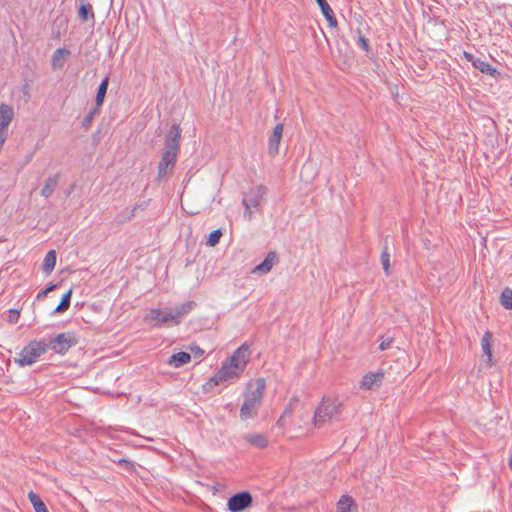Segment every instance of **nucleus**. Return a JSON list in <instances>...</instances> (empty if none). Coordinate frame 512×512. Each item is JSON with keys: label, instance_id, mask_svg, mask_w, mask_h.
I'll return each instance as SVG.
<instances>
[{"label": "nucleus", "instance_id": "72a5a7b5", "mask_svg": "<svg viewBox=\"0 0 512 512\" xmlns=\"http://www.w3.org/2000/svg\"><path fill=\"white\" fill-rule=\"evenodd\" d=\"M93 116H94V112H90L88 115L85 116V118L83 120V126L85 128H88L90 126Z\"/></svg>", "mask_w": 512, "mask_h": 512}, {"label": "nucleus", "instance_id": "412c9836", "mask_svg": "<svg viewBox=\"0 0 512 512\" xmlns=\"http://www.w3.org/2000/svg\"><path fill=\"white\" fill-rule=\"evenodd\" d=\"M56 252L55 250H50L46 253L45 255V258H44V261H43V265H42V270L45 274H50L54 268H55V265H56Z\"/></svg>", "mask_w": 512, "mask_h": 512}, {"label": "nucleus", "instance_id": "4c0bfd02", "mask_svg": "<svg viewBox=\"0 0 512 512\" xmlns=\"http://www.w3.org/2000/svg\"><path fill=\"white\" fill-rule=\"evenodd\" d=\"M118 464H119V465H125V466L131 465L130 461H129V460H126V459H120V460L118 461Z\"/></svg>", "mask_w": 512, "mask_h": 512}, {"label": "nucleus", "instance_id": "cd10ccee", "mask_svg": "<svg viewBox=\"0 0 512 512\" xmlns=\"http://www.w3.org/2000/svg\"><path fill=\"white\" fill-rule=\"evenodd\" d=\"M500 303L505 309H512V289L506 287L500 295Z\"/></svg>", "mask_w": 512, "mask_h": 512}, {"label": "nucleus", "instance_id": "473e14b6", "mask_svg": "<svg viewBox=\"0 0 512 512\" xmlns=\"http://www.w3.org/2000/svg\"><path fill=\"white\" fill-rule=\"evenodd\" d=\"M56 287H57V285L52 284V285L48 286L46 289L39 291L37 294V299L38 300L44 299L48 295V293L53 291Z\"/></svg>", "mask_w": 512, "mask_h": 512}, {"label": "nucleus", "instance_id": "2eb2a0df", "mask_svg": "<svg viewBox=\"0 0 512 512\" xmlns=\"http://www.w3.org/2000/svg\"><path fill=\"white\" fill-rule=\"evenodd\" d=\"M275 260H276V253L269 252L266 255L265 259L260 264L255 266V268L253 269V273H258V274L269 273L274 266Z\"/></svg>", "mask_w": 512, "mask_h": 512}, {"label": "nucleus", "instance_id": "6ab92c4d", "mask_svg": "<svg viewBox=\"0 0 512 512\" xmlns=\"http://www.w3.org/2000/svg\"><path fill=\"white\" fill-rule=\"evenodd\" d=\"M59 182V174L52 175L46 180L40 194L41 196L48 198L52 195Z\"/></svg>", "mask_w": 512, "mask_h": 512}, {"label": "nucleus", "instance_id": "ddd939ff", "mask_svg": "<svg viewBox=\"0 0 512 512\" xmlns=\"http://www.w3.org/2000/svg\"><path fill=\"white\" fill-rule=\"evenodd\" d=\"M14 114V108L11 105L5 103L0 104V130L6 132L14 118Z\"/></svg>", "mask_w": 512, "mask_h": 512}, {"label": "nucleus", "instance_id": "c85d7f7f", "mask_svg": "<svg viewBox=\"0 0 512 512\" xmlns=\"http://www.w3.org/2000/svg\"><path fill=\"white\" fill-rule=\"evenodd\" d=\"M357 40L356 44L359 48H361L363 51H365L366 54L370 53V45L368 39L361 34L360 30H357Z\"/></svg>", "mask_w": 512, "mask_h": 512}, {"label": "nucleus", "instance_id": "9b49d317", "mask_svg": "<svg viewBox=\"0 0 512 512\" xmlns=\"http://www.w3.org/2000/svg\"><path fill=\"white\" fill-rule=\"evenodd\" d=\"M384 378V372H369L365 374L360 382V388L363 390H373L380 387Z\"/></svg>", "mask_w": 512, "mask_h": 512}, {"label": "nucleus", "instance_id": "58836bf2", "mask_svg": "<svg viewBox=\"0 0 512 512\" xmlns=\"http://www.w3.org/2000/svg\"><path fill=\"white\" fill-rule=\"evenodd\" d=\"M510 468L512 469V457H511V460H510Z\"/></svg>", "mask_w": 512, "mask_h": 512}, {"label": "nucleus", "instance_id": "f3484780", "mask_svg": "<svg viewBox=\"0 0 512 512\" xmlns=\"http://www.w3.org/2000/svg\"><path fill=\"white\" fill-rule=\"evenodd\" d=\"M472 65L480 72L490 75L492 77L496 78L499 75V72L482 58L473 59Z\"/></svg>", "mask_w": 512, "mask_h": 512}, {"label": "nucleus", "instance_id": "f704fd0d", "mask_svg": "<svg viewBox=\"0 0 512 512\" xmlns=\"http://www.w3.org/2000/svg\"><path fill=\"white\" fill-rule=\"evenodd\" d=\"M391 343H392V340H391V339H389V338H388V339H385V340H383V341L379 344V349H380V350H382V351H383V350H386V349H388V348L390 347Z\"/></svg>", "mask_w": 512, "mask_h": 512}, {"label": "nucleus", "instance_id": "7ed1b4c3", "mask_svg": "<svg viewBox=\"0 0 512 512\" xmlns=\"http://www.w3.org/2000/svg\"><path fill=\"white\" fill-rule=\"evenodd\" d=\"M265 386V380L263 378H259L255 381L253 389L247 391L244 403L240 409V418L242 420H247L257 415V411L262 402Z\"/></svg>", "mask_w": 512, "mask_h": 512}, {"label": "nucleus", "instance_id": "c9c22d12", "mask_svg": "<svg viewBox=\"0 0 512 512\" xmlns=\"http://www.w3.org/2000/svg\"><path fill=\"white\" fill-rule=\"evenodd\" d=\"M135 210H136V207L132 208L131 210L129 209H125L124 210V213H125V219L127 220H130L132 217H134L135 215Z\"/></svg>", "mask_w": 512, "mask_h": 512}, {"label": "nucleus", "instance_id": "bb28decb", "mask_svg": "<svg viewBox=\"0 0 512 512\" xmlns=\"http://www.w3.org/2000/svg\"><path fill=\"white\" fill-rule=\"evenodd\" d=\"M72 290H68L62 297L59 305L54 309L53 314H60L65 312L70 307Z\"/></svg>", "mask_w": 512, "mask_h": 512}, {"label": "nucleus", "instance_id": "4468645a", "mask_svg": "<svg viewBox=\"0 0 512 512\" xmlns=\"http://www.w3.org/2000/svg\"><path fill=\"white\" fill-rule=\"evenodd\" d=\"M70 55V51L66 48H58L53 52L51 65L53 69H62L67 58Z\"/></svg>", "mask_w": 512, "mask_h": 512}, {"label": "nucleus", "instance_id": "6e6552de", "mask_svg": "<svg viewBox=\"0 0 512 512\" xmlns=\"http://www.w3.org/2000/svg\"><path fill=\"white\" fill-rule=\"evenodd\" d=\"M243 373L242 370H237L233 364L224 362L217 373L210 378L208 384L216 386L221 382L229 381L238 378Z\"/></svg>", "mask_w": 512, "mask_h": 512}, {"label": "nucleus", "instance_id": "0eeeda50", "mask_svg": "<svg viewBox=\"0 0 512 512\" xmlns=\"http://www.w3.org/2000/svg\"><path fill=\"white\" fill-rule=\"evenodd\" d=\"M77 344V338L72 332L58 334L46 341L47 350L51 349L57 354H65L72 346Z\"/></svg>", "mask_w": 512, "mask_h": 512}, {"label": "nucleus", "instance_id": "f8f14e48", "mask_svg": "<svg viewBox=\"0 0 512 512\" xmlns=\"http://www.w3.org/2000/svg\"><path fill=\"white\" fill-rule=\"evenodd\" d=\"M282 134H283V124L279 123L274 127L273 132L269 137L268 153L270 155L275 156L278 154L279 144H280V140L282 138Z\"/></svg>", "mask_w": 512, "mask_h": 512}, {"label": "nucleus", "instance_id": "20e7f679", "mask_svg": "<svg viewBox=\"0 0 512 512\" xmlns=\"http://www.w3.org/2000/svg\"><path fill=\"white\" fill-rule=\"evenodd\" d=\"M342 402L338 398L324 397L314 413V423L321 426L341 413Z\"/></svg>", "mask_w": 512, "mask_h": 512}, {"label": "nucleus", "instance_id": "a878e982", "mask_svg": "<svg viewBox=\"0 0 512 512\" xmlns=\"http://www.w3.org/2000/svg\"><path fill=\"white\" fill-rule=\"evenodd\" d=\"M108 84H109V77L106 76L100 83L98 90H97L96 99H95L97 106H101L103 104L104 98H105V95L107 92Z\"/></svg>", "mask_w": 512, "mask_h": 512}, {"label": "nucleus", "instance_id": "dca6fc26", "mask_svg": "<svg viewBox=\"0 0 512 512\" xmlns=\"http://www.w3.org/2000/svg\"><path fill=\"white\" fill-rule=\"evenodd\" d=\"M317 4L319 5L322 14L326 18L328 24L330 27H336L337 26V19L334 15V12L328 2L326 0H316Z\"/></svg>", "mask_w": 512, "mask_h": 512}, {"label": "nucleus", "instance_id": "1a4fd4ad", "mask_svg": "<svg viewBox=\"0 0 512 512\" xmlns=\"http://www.w3.org/2000/svg\"><path fill=\"white\" fill-rule=\"evenodd\" d=\"M251 357V349L247 344L241 345L235 350L233 355L227 360L228 363L233 364L237 370L244 371Z\"/></svg>", "mask_w": 512, "mask_h": 512}, {"label": "nucleus", "instance_id": "a211bd4d", "mask_svg": "<svg viewBox=\"0 0 512 512\" xmlns=\"http://www.w3.org/2000/svg\"><path fill=\"white\" fill-rule=\"evenodd\" d=\"M191 360V355L187 352H178L170 356V358L167 361V364L174 367L179 368L187 363H189Z\"/></svg>", "mask_w": 512, "mask_h": 512}, {"label": "nucleus", "instance_id": "c756f323", "mask_svg": "<svg viewBox=\"0 0 512 512\" xmlns=\"http://www.w3.org/2000/svg\"><path fill=\"white\" fill-rule=\"evenodd\" d=\"M221 236L222 232L220 229L212 231L207 238L206 244L211 247L215 246L219 243Z\"/></svg>", "mask_w": 512, "mask_h": 512}, {"label": "nucleus", "instance_id": "2f4dec72", "mask_svg": "<svg viewBox=\"0 0 512 512\" xmlns=\"http://www.w3.org/2000/svg\"><path fill=\"white\" fill-rule=\"evenodd\" d=\"M20 318V311L17 309H9L8 310V322L11 324H15Z\"/></svg>", "mask_w": 512, "mask_h": 512}, {"label": "nucleus", "instance_id": "423d86ee", "mask_svg": "<svg viewBox=\"0 0 512 512\" xmlns=\"http://www.w3.org/2000/svg\"><path fill=\"white\" fill-rule=\"evenodd\" d=\"M266 194V187L263 185H259L251 188L245 195L242 200V204L245 207L244 216L247 219L252 218L251 208H257L260 206L264 196Z\"/></svg>", "mask_w": 512, "mask_h": 512}, {"label": "nucleus", "instance_id": "7c9ffc66", "mask_svg": "<svg viewBox=\"0 0 512 512\" xmlns=\"http://www.w3.org/2000/svg\"><path fill=\"white\" fill-rule=\"evenodd\" d=\"M381 262H382V265H383V269L385 271V274L388 276L390 275V255L389 253L387 252V249H385L382 253H381Z\"/></svg>", "mask_w": 512, "mask_h": 512}, {"label": "nucleus", "instance_id": "b1692460", "mask_svg": "<svg viewBox=\"0 0 512 512\" xmlns=\"http://www.w3.org/2000/svg\"><path fill=\"white\" fill-rule=\"evenodd\" d=\"M354 504V499L351 496L343 495L337 502L336 512H349Z\"/></svg>", "mask_w": 512, "mask_h": 512}, {"label": "nucleus", "instance_id": "4be33fe9", "mask_svg": "<svg viewBox=\"0 0 512 512\" xmlns=\"http://www.w3.org/2000/svg\"><path fill=\"white\" fill-rule=\"evenodd\" d=\"M492 334L487 331L481 338V348L483 353L487 356L489 365L492 363V349H491Z\"/></svg>", "mask_w": 512, "mask_h": 512}, {"label": "nucleus", "instance_id": "f03ea898", "mask_svg": "<svg viewBox=\"0 0 512 512\" xmlns=\"http://www.w3.org/2000/svg\"><path fill=\"white\" fill-rule=\"evenodd\" d=\"M196 303L188 301L173 310H161L158 308L151 309L146 317L147 320L153 321L155 327H161L169 324H179L182 318L193 310Z\"/></svg>", "mask_w": 512, "mask_h": 512}, {"label": "nucleus", "instance_id": "9d476101", "mask_svg": "<svg viewBox=\"0 0 512 512\" xmlns=\"http://www.w3.org/2000/svg\"><path fill=\"white\" fill-rule=\"evenodd\" d=\"M252 504V496L243 491L231 496L228 500V509L231 512H241Z\"/></svg>", "mask_w": 512, "mask_h": 512}, {"label": "nucleus", "instance_id": "393cba45", "mask_svg": "<svg viewBox=\"0 0 512 512\" xmlns=\"http://www.w3.org/2000/svg\"><path fill=\"white\" fill-rule=\"evenodd\" d=\"M28 498L31 504L33 505L35 512H49L45 503L41 500L39 495H37L33 491H30L28 494Z\"/></svg>", "mask_w": 512, "mask_h": 512}, {"label": "nucleus", "instance_id": "5701e85b", "mask_svg": "<svg viewBox=\"0 0 512 512\" xmlns=\"http://www.w3.org/2000/svg\"><path fill=\"white\" fill-rule=\"evenodd\" d=\"M245 439L259 449H263L268 445V440L263 434H248L245 436Z\"/></svg>", "mask_w": 512, "mask_h": 512}, {"label": "nucleus", "instance_id": "e433bc0d", "mask_svg": "<svg viewBox=\"0 0 512 512\" xmlns=\"http://www.w3.org/2000/svg\"><path fill=\"white\" fill-rule=\"evenodd\" d=\"M465 58L473 64V59H476L472 54L464 52Z\"/></svg>", "mask_w": 512, "mask_h": 512}, {"label": "nucleus", "instance_id": "aec40b11", "mask_svg": "<svg viewBox=\"0 0 512 512\" xmlns=\"http://www.w3.org/2000/svg\"><path fill=\"white\" fill-rule=\"evenodd\" d=\"M80 2H81V5L79 7L78 14H79V18L81 19V21L86 22L89 19L94 20L95 15L93 12L92 5L88 2H86L85 0H80Z\"/></svg>", "mask_w": 512, "mask_h": 512}, {"label": "nucleus", "instance_id": "f257e3e1", "mask_svg": "<svg viewBox=\"0 0 512 512\" xmlns=\"http://www.w3.org/2000/svg\"><path fill=\"white\" fill-rule=\"evenodd\" d=\"M181 139V129L178 124H173L165 140L166 149L162 154L158 165L157 180L161 181L171 171L176 163Z\"/></svg>", "mask_w": 512, "mask_h": 512}, {"label": "nucleus", "instance_id": "39448f33", "mask_svg": "<svg viewBox=\"0 0 512 512\" xmlns=\"http://www.w3.org/2000/svg\"><path fill=\"white\" fill-rule=\"evenodd\" d=\"M47 351L46 340L30 341L15 358V363L19 366H30L34 364Z\"/></svg>", "mask_w": 512, "mask_h": 512}]
</instances>
